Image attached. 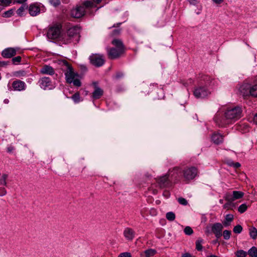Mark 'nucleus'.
<instances>
[{
    "instance_id": "obj_1",
    "label": "nucleus",
    "mask_w": 257,
    "mask_h": 257,
    "mask_svg": "<svg viewBox=\"0 0 257 257\" xmlns=\"http://www.w3.org/2000/svg\"><path fill=\"white\" fill-rule=\"evenodd\" d=\"M98 10L91 1H86L77 6L71 11V16L75 18H80L85 14L94 15Z\"/></svg>"
},
{
    "instance_id": "obj_2",
    "label": "nucleus",
    "mask_w": 257,
    "mask_h": 257,
    "mask_svg": "<svg viewBox=\"0 0 257 257\" xmlns=\"http://www.w3.org/2000/svg\"><path fill=\"white\" fill-rule=\"evenodd\" d=\"M181 173L179 167L174 168L170 171L169 174H166L156 179L158 185L161 188L169 187L171 186V182L176 183L179 180V174Z\"/></svg>"
},
{
    "instance_id": "obj_3",
    "label": "nucleus",
    "mask_w": 257,
    "mask_h": 257,
    "mask_svg": "<svg viewBox=\"0 0 257 257\" xmlns=\"http://www.w3.org/2000/svg\"><path fill=\"white\" fill-rule=\"evenodd\" d=\"M59 64L61 66V69L64 72L66 82L68 83L71 84L73 81V79L78 76L77 73L74 71L71 65L66 60H59Z\"/></svg>"
},
{
    "instance_id": "obj_4",
    "label": "nucleus",
    "mask_w": 257,
    "mask_h": 257,
    "mask_svg": "<svg viewBox=\"0 0 257 257\" xmlns=\"http://www.w3.org/2000/svg\"><path fill=\"white\" fill-rule=\"evenodd\" d=\"M242 109L239 106L228 107L224 112V116L231 122L236 121L242 116Z\"/></svg>"
},
{
    "instance_id": "obj_5",
    "label": "nucleus",
    "mask_w": 257,
    "mask_h": 257,
    "mask_svg": "<svg viewBox=\"0 0 257 257\" xmlns=\"http://www.w3.org/2000/svg\"><path fill=\"white\" fill-rule=\"evenodd\" d=\"M62 25L55 24L50 26L47 31V36L49 39L59 40L61 36Z\"/></svg>"
},
{
    "instance_id": "obj_6",
    "label": "nucleus",
    "mask_w": 257,
    "mask_h": 257,
    "mask_svg": "<svg viewBox=\"0 0 257 257\" xmlns=\"http://www.w3.org/2000/svg\"><path fill=\"white\" fill-rule=\"evenodd\" d=\"M208 84H209V82H206L204 86L201 85L195 88L193 93L196 98H203L210 94V91L206 87Z\"/></svg>"
},
{
    "instance_id": "obj_7",
    "label": "nucleus",
    "mask_w": 257,
    "mask_h": 257,
    "mask_svg": "<svg viewBox=\"0 0 257 257\" xmlns=\"http://www.w3.org/2000/svg\"><path fill=\"white\" fill-rule=\"evenodd\" d=\"M90 63L96 67L102 66L105 62V60L102 55L99 54H93L89 57Z\"/></svg>"
},
{
    "instance_id": "obj_8",
    "label": "nucleus",
    "mask_w": 257,
    "mask_h": 257,
    "mask_svg": "<svg viewBox=\"0 0 257 257\" xmlns=\"http://www.w3.org/2000/svg\"><path fill=\"white\" fill-rule=\"evenodd\" d=\"M184 178L187 180L193 179L198 174V170L196 167H191L183 170Z\"/></svg>"
},
{
    "instance_id": "obj_9",
    "label": "nucleus",
    "mask_w": 257,
    "mask_h": 257,
    "mask_svg": "<svg viewBox=\"0 0 257 257\" xmlns=\"http://www.w3.org/2000/svg\"><path fill=\"white\" fill-rule=\"evenodd\" d=\"M214 120L216 125L220 127H225L227 125L231 123L229 120L227 119L226 117H225L224 114L222 115L220 113H217L214 118Z\"/></svg>"
},
{
    "instance_id": "obj_10",
    "label": "nucleus",
    "mask_w": 257,
    "mask_h": 257,
    "mask_svg": "<svg viewBox=\"0 0 257 257\" xmlns=\"http://www.w3.org/2000/svg\"><path fill=\"white\" fill-rule=\"evenodd\" d=\"M108 58L109 59H116L120 57L124 51L116 48H107Z\"/></svg>"
},
{
    "instance_id": "obj_11",
    "label": "nucleus",
    "mask_w": 257,
    "mask_h": 257,
    "mask_svg": "<svg viewBox=\"0 0 257 257\" xmlns=\"http://www.w3.org/2000/svg\"><path fill=\"white\" fill-rule=\"evenodd\" d=\"M92 85L94 87V91L92 93L91 97L93 99H98L103 95V90L98 86L97 82H93Z\"/></svg>"
},
{
    "instance_id": "obj_12",
    "label": "nucleus",
    "mask_w": 257,
    "mask_h": 257,
    "mask_svg": "<svg viewBox=\"0 0 257 257\" xmlns=\"http://www.w3.org/2000/svg\"><path fill=\"white\" fill-rule=\"evenodd\" d=\"M223 228V225L221 223L217 222L212 224L211 230L214 234L215 237L218 238L222 235V231Z\"/></svg>"
},
{
    "instance_id": "obj_13",
    "label": "nucleus",
    "mask_w": 257,
    "mask_h": 257,
    "mask_svg": "<svg viewBox=\"0 0 257 257\" xmlns=\"http://www.w3.org/2000/svg\"><path fill=\"white\" fill-rule=\"evenodd\" d=\"M68 35H69L70 38L73 40L74 38L79 37V33L80 32V28L77 26L72 27L67 30Z\"/></svg>"
},
{
    "instance_id": "obj_14",
    "label": "nucleus",
    "mask_w": 257,
    "mask_h": 257,
    "mask_svg": "<svg viewBox=\"0 0 257 257\" xmlns=\"http://www.w3.org/2000/svg\"><path fill=\"white\" fill-rule=\"evenodd\" d=\"M28 11L31 16L35 17L40 14V8L37 3H34L28 7Z\"/></svg>"
},
{
    "instance_id": "obj_15",
    "label": "nucleus",
    "mask_w": 257,
    "mask_h": 257,
    "mask_svg": "<svg viewBox=\"0 0 257 257\" xmlns=\"http://www.w3.org/2000/svg\"><path fill=\"white\" fill-rule=\"evenodd\" d=\"M39 83L41 88L45 90L50 88L52 84L51 79L48 77H42L39 80Z\"/></svg>"
},
{
    "instance_id": "obj_16",
    "label": "nucleus",
    "mask_w": 257,
    "mask_h": 257,
    "mask_svg": "<svg viewBox=\"0 0 257 257\" xmlns=\"http://www.w3.org/2000/svg\"><path fill=\"white\" fill-rule=\"evenodd\" d=\"M26 84L24 81L20 80H15L12 83V87L15 91H23L26 89Z\"/></svg>"
},
{
    "instance_id": "obj_17",
    "label": "nucleus",
    "mask_w": 257,
    "mask_h": 257,
    "mask_svg": "<svg viewBox=\"0 0 257 257\" xmlns=\"http://www.w3.org/2000/svg\"><path fill=\"white\" fill-rule=\"evenodd\" d=\"M123 235L127 240H132L135 236V231L130 227H126L124 229Z\"/></svg>"
},
{
    "instance_id": "obj_18",
    "label": "nucleus",
    "mask_w": 257,
    "mask_h": 257,
    "mask_svg": "<svg viewBox=\"0 0 257 257\" xmlns=\"http://www.w3.org/2000/svg\"><path fill=\"white\" fill-rule=\"evenodd\" d=\"M2 55L4 58H10L16 55V50L13 48H8L2 51Z\"/></svg>"
},
{
    "instance_id": "obj_19",
    "label": "nucleus",
    "mask_w": 257,
    "mask_h": 257,
    "mask_svg": "<svg viewBox=\"0 0 257 257\" xmlns=\"http://www.w3.org/2000/svg\"><path fill=\"white\" fill-rule=\"evenodd\" d=\"M224 136L218 133H214L211 136V141L215 144L218 145L223 141Z\"/></svg>"
},
{
    "instance_id": "obj_20",
    "label": "nucleus",
    "mask_w": 257,
    "mask_h": 257,
    "mask_svg": "<svg viewBox=\"0 0 257 257\" xmlns=\"http://www.w3.org/2000/svg\"><path fill=\"white\" fill-rule=\"evenodd\" d=\"M40 73L43 74H48L53 75L55 73L53 68L49 65H45L40 69Z\"/></svg>"
},
{
    "instance_id": "obj_21",
    "label": "nucleus",
    "mask_w": 257,
    "mask_h": 257,
    "mask_svg": "<svg viewBox=\"0 0 257 257\" xmlns=\"http://www.w3.org/2000/svg\"><path fill=\"white\" fill-rule=\"evenodd\" d=\"M59 41H61L63 44H67L72 42V39L70 38L69 35H68V31L66 33L61 34V36Z\"/></svg>"
},
{
    "instance_id": "obj_22",
    "label": "nucleus",
    "mask_w": 257,
    "mask_h": 257,
    "mask_svg": "<svg viewBox=\"0 0 257 257\" xmlns=\"http://www.w3.org/2000/svg\"><path fill=\"white\" fill-rule=\"evenodd\" d=\"M234 216L231 214H226L225 216V219L222 222L223 226L227 227L230 225L231 222L233 220Z\"/></svg>"
},
{
    "instance_id": "obj_23",
    "label": "nucleus",
    "mask_w": 257,
    "mask_h": 257,
    "mask_svg": "<svg viewBox=\"0 0 257 257\" xmlns=\"http://www.w3.org/2000/svg\"><path fill=\"white\" fill-rule=\"evenodd\" d=\"M157 253L154 249H149L146 250L144 252L141 253V257H151Z\"/></svg>"
},
{
    "instance_id": "obj_24",
    "label": "nucleus",
    "mask_w": 257,
    "mask_h": 257,
    "mask_svg": "<svg viewBox=\"0 0 257 257\" xmlns=\"http://www.w3.org/2000/svg\"><path fill=\"white\" fill-rule=\"evenodd\" d=\"M112 44L115 46L116 48L121 49L124 51V47L122 41L119 39H115L112 40Z\"/></svg>"
},
{
    "instance_id": "obj_25",
    "label": "nucleus",
    "mask_w": 257,
    "mask_h": 257,
    "mask_svg": "<svg viewBox=\"0 0 257 257\" xmlns=\"http://www.w3.org/2000/svg\"><path fill=\"white\" fill-rule=\"evenodd\" d=\"M249 234L250 237L253 239H255L257 238V229L256 228L252 226L249 228Z\"/></svg>"
},
{
    "instance_id": "obj_26",
    "label": "nucleus",
    "mask_w": 257,
    "mask_h": 257,
    "mask_svg": "<svg viewBox=\"0 0 257 257\" xmlns=\"http://www.w3.org/2000/svg\"><path fill=\"white\" fill-rule=\"evenodd\" d=\"M249 94L252 97H257V84H255L249 87Z\"/></svg>"
},
{
    "instance_id": "obj_27",
    "label": "nucleus",
    "mask_w": 257,
    "mask_h": 257,
    "mask_svg": "<svg viewBox=\"0 0 257 257\" xmlns=\"http://www.w3.org/2000/svg\"><path fill=\"white\" fill-rule=\"evenodd\" d=\"M232 197L234 199V201L237 199L242 198L244 194V193L243 192L239 191H233L232 192Z\"/></svg>"
},
{
    "instance_id": "obj_28",
    "label": "nucleus",
    "mask_w": 257,
    "mask_h": 257,
    "mask_svg": "<svg viewBox=\"0 0 257 257\" xmlns=\"http://www.w3.org/2000/svg\"><path fill=\"white\" fill-rule=\"evenodd\" d=\"M27 9H28V6L26 4H23L17 10V14L21 17L23 15V12Z\"/></svg>"
},
{
    "instance_id": "obj_29",
    "label": "nucleus",
    "mask_w": 257,
    "mask_h": 257,
    "mask_svg": "<svg viewBox=\"0 0 257 257\" xmlns=\"http://www.w3.org/2000/svg\"><path fill=\"white\" fill-rule=\"evenodd\" d=\"M250 257H257V248L255 246L251 247L247 252Z\"/></svg>"
},
{
    "instance_id": "obj_30",
    "label": "nucleus",
    "mask_w": 257,
    "mask_h": 257,
    "mask_svg": "<svg viewBox=\"0 0 257 257\" xmlns=\"http://www.w3.org/2000/svg\"><path fill=\"white\" fill-rule=\"evenodd\" d=\"M203 242V240L202 238H198L195 242L196 244V249L198 251H201L202 250L203 247L202 244Z\"/></svg>"
},
{
    "instance_id": "obj_31",
    "label": "nucleus",
    "mask_w": 257,
    "mask_h": 257,
    "mask_svg": "<svg viewBox=\"0 0 257 257\" xmlns=\"http://www.w3.org/2000/svg\"><path fill=\"white\" fill-rule=\"evenodd\" d=\"M8 178V175L6 174H3L0 178V185H4L7 186V180Z\"/></svg>"
},
{
    "instance_id": "obj_32",
    "label": "nucleus",
    "mask_w": 257,
    "mask_h": 257,
    "mask_svg": "<svg viewBox=\"0 0 257 257\" xmlns=\"http://www.w3.org/2000/svg\"><path fill=\"white\" fill-rule=\"evenodd\" d=\"M248 208V206L245 203L242 204L238 207V211L240 213H243L245 212Z\"/></svg>"
},
{
    "instance_id": "obj_33",
    "label": "nucleus",
    "mask_w": 257,
    "mask_h": 257,
    "mask_svg": "<svg viewBox=\"0 0 257 257\" xmlns=\"http://www.w3.org/2000/svg\"><path fill=\"white\" fill-rule=\"evenodd\" d=\"M231 234V231L228 230H225L222 233V235H223L224 239L225 240H228L230 238Z\"/></svg>"
},
{
    "instance_id": "obj_34",
    "label": "nucleus",
    "mask_w": 257,
    "mask_h": 257,
    "mask_svg": "<svg viewBox=\"0 0 257 257\" xmlns=\"http://www.w3.org/2000/svg\"><path fill=\"white\" fill-rule=\"evenodd\" d=\"M166 217L169 221H172L175 219V214L173 212H169L166 213Z\"/></svg>"
},
{
    "instance_id": "obj_35",
    "label": "nucleus",
    "mask_w": 257,
    "mask_h": 257,
    "mask_svg": "<svg viewBox=\"0 0 257 257\" xmlns=\"http://www.w3.org/2000/svg\"><path fill=\"white\" fill-rule=\"evenodd\" d=\"M247 254V252L242 249L238 250L235 252V255L236 257H246Z\"/></svg>"
},
{
    "instance_id": "obj_36",
    "label": "nucleus",
    "mask_w": 257,
    "mask_h": 257,
    "mask_svg": "<svg viewBox=\"0 0 257 257\" xmlns=\"http://www.w3.org/2000/svg\"><path fill=\"white\" fill-rule=\"evenodd\" d=\"M71 98L73 99L75 103H77L79 102L80 101V96L79 93L76 92L75 94H74L72 96Z\"/></svg>"
},
{
    "instance_id": "obj_37",
    "label": "nucleus",
    "mask_w": 257,
    "mask_h": 257,
    "mask_svg": "<svg viewBox=\"0 0 257 257\" xmlns=\"http://www.w3.org/2000/svg\"><path fill=\"white\" fill-rule=\"evenodd\" d=\"M232 193L231 194L230 193H227L225 194L224 198L226 201L233 202V201H234V199L232 197Z\"/></svg>"
},
{
    "instance_id": "obj_38",
    "label": "nucleus",
    "mask_w": 257,
    "mask_h": 257,
    "mask_svg": "<svg viewBox=\"0 0 257 257\" xmlns=\"http://www.w3.org/2000/svg\"><path fill=\"white\" fill-rule=\"evenodd\" d=\"M14 14V10L13 9H11L9 11H7L4 12L3 14V17L4 18H10Z\"/></svg>"
},
{
    "instance_id": "obj_39",
    "label": "nucleus",
    "mask_w": 257,
    "mask_h": 257,
    "mask_svg": "<svg viewBox=\"0 0 257 257\" xmlns=\"http://www.w3.org/2000/svg\"><path fill=\"white\" fill-rule=\"evenodd\" d=\"M223 207L224 209H232V208L234 207V204L232 202L227 201Z\"/></svg>"
},
{
    "instance_id": "obj_40",
    "label": "nucleus",
    "mask_w": 257,
    "mask_h": 257,
    "mask_svg": "<svg viewBox=\"0 0 257 257\" xmlns=\"http://www.w3.org/2000/svg\"><path fill=\"white\" fill-rule=\"evenodd\" d=\"M242 231V227L240 225H237L235 226L233 229V231L235 233H240Z\"/></svg>"
},
{
    "instance_id": "obj_41",
    "label": "nucleus",
    "mask_w": 257,
    "mask_h": 257,
    "mask_svg": "<svg viewBox=\"0 0 257 257\" xmlns=\"http://www.w3.org/2000/svg\"><path fill=\"white\" fill-rule=\"evenodd\" d=\"M15 75L18 77H22L26 76L27 73L24 70H20L16 72Z\"/></svg>"
},
{
    "instance_id": "obj_42",
    "label": "nucleus",
    "mask_w": 257,
    "mask_h": 257,
    "mask_svg": "<svg viewBox=\"0 0 257 257\" xmlns=\"http://www.w3.org/2000/svg\"><path fill=\"white\" fill-rule=\"evenodd\" d=\"M185 233L186 235H190L193 233V230L190 226H186L184 230Z\"/></svg>"
},
{
    "instance_id": "obj_43",
    "label": "nucleus",
    "mask_w": 257,
    "mask_h": 257,
    "mask_svg": "<svg viewBox=\"0 0 257 257\" xmlns=\"http://www.w3.org/2000/svg\"><path fill=\"white\" fill-rule=\"evenodd\" d=\"M12 3V0H0L1 6L7 7L9 6Z\"/></svg>"
},
{
    "instance_id": "obj_44",
    "label": "nucleus",
    "mask_w": 257,
    "mask_h": 257,
    "mask_svg": "<svg viewBox=\"0 0 257 257\" xmlns=\"http://www.w3.org/2000/svg\"><path fill=\"white\" fill-rule=\"evenodd\" d=\"M22 58L20 56H18L17 57H15L13 58L12 60V62L14 64H17L18 63H20L21 61Z\"/></svg>"
},
{
    "instance_id": "obj_45",
    "label": "nucleus",
    "mask_w": 257,
    "mask_h": 257,
    "mask_svg": "<svg viewBox=\"0 0 257 257\" xmlns=\"http://www.w3.org/2000/svg\"><path fill=\"white\" fill-rule=\"evenodd\" d=\"M73 85L75 86L79 87L81 85V82H80V80L78 79H73L72 82Z\"/></svg>"
},
{
    "instance_id": "obj_46",
    "label": "nucleus",
    "mask_w": 257,
    "mask_h": 257,
    "mask_svg": "<svg viewBox=\"0 0 257 257\" xmlns=\"http://www.w3.org/2000/svg\"><path fill=\"white\" fill-rule=\"evenodd\" d=\"M178 201L180 204L183 205H186L188 203L187 201L184 198H179Z\"/></svg>"
},
{
    "instance_id": "obj_47",
    "label": "nucleus",
    "mask_w": 257,
    "mask_h": 257,
    "mask_svg": "<svg viewBox=\"0 0 257 257\" xmlns=\"http://www.w3.org/2000/svg\"><path fill=\"white\" fill-rule=\"evenodd\" d=\"M50 3L52 5L55 7L59 6L61 4L60 0H51Z\"/></svg>"
},
{
    "instance_id": "obj_48",
    "label": "nucleus",
    "mask_w": 257,
    "mask_h": 257,
    "mask_svg": "<svg viewBox=\"0 0 257 257\" xmlns=\"http://www.w3.org/2000/svg\"><path fill=\"white\" fill-rule=\"evenodd\" d=\"M7 190L5 188L1 187H0V196H4L7 194Z\"/></svg>"
},
{
    "instance_id": "obj_49",
    "label": "nucleus",
    "mask_w": 257,
    "mask_h": 257,
    "mask_svg": "<svg viewBox=\"0 0 257 257\" xmlns=\"http://www.w3.org/2000/svg\"><path fill=\"white\" fill-rule=\"evenodd\" d=\"M118 257H132L131 254L128 252L121 253Z\"/></svg>"
},
{
    "instance_id": "obj_50",
    "label": "nucleus",
    "mask_w": 257,
    "mask_h": 257,
    "mask_svg": "<svg viewBox=\"0 0 257 257\" xmlns=\"http://www.w3.org/2000/svg\"><path fill=\"white\" fill-rule=\"evenodd\" d=\"M230 166H233L235 168H238L240 167V164L238 162H231L229 164Z\"/></svg>"
},
{
    "instance_id": "obj_51",
    "label": "nucleus",
    "mask_w": 257,
    "mask_h": 257,
    "mask_svg": "<svg viewBox=\"0 0 257 257\" xmlns=\"http://www.w3.org/2000/svg\"><path fill=\"white\" fill-rule=\"evenodd\" d=\"M170 195V192L168 191L165 190L163 192V196L166 198L169 197Z\"/></svg>"
},
{
    "instance_id": "obj_52",
    "label": "nucleus",
    "mask_w": 257,
    "mask_h": 257,
    "mask_svg": "<svg viewBox=\"0 0 257 257\" xmlns=\"http://www.w3.org/2000/svg\"><path fill=\"white\" fill-rule=\"evenodd\" d=\"M123 76V74L121 72H118L116 74L115 77L116 79H119Z\"/></svg>"
},
{
    "instance_id": "obj_53",
    "label": "nucleus",
    "mask_w": 257,
    "mask_h": 257,
    "mask_svg": "<svg viewBox=\"0 0 257 257\" xmlns=\"http://www.w3.org/2000/svg\"><path fill=\"white\" fill-rule=\"evenodd\" d=\"M202 79L204 81H208L210 80V77L208 76L204 75L202 76Z\"/></svg>"
},
{
    "instance_id": "obj_54",
    "label": "nucleus",
    "mask_w": 257,
    "mask_h": 257,
    "mask_svg": "<svg viewBox=\"0 0 257 257\" xmlns=\"http://www.w3.org/2000/svg\"><path fill=\"white\" fill-rule=\"evenodd\" d=\"M216 4L219 5L223 2V0H212Z\"/></svg>"
},
{
    "instance_id": "obj_55",
    "label": "nucleus",
    "mask_w": 257,
    "mask_h": 257,
    "mask_svg": "<svg viewBox=\"0 0 257 257\" xmlns=\"http://www.w3.org/2000/svg\"><path fill=\"white\" fill-rule=\"evenodd\" d=\"M182 257H192V256L189 253H185L182 254Z\"/></svg>"
},
{
    "instance_id": "obj_56",
    "label": "nucleus",
    "mask_w": 257,
    "mask_h": 257,
    "mask_svg": "<svg viewBox=\"0 0 257 257\" xmlns=\"http://www.w3.org/2000/svg\"><path fill=\"white\" fill-rule=\"evenodd\" d=\"M119 32H120V30L119 29L114 30L113 31V35H117V34H118L119 33Z\"/></svg>"
},
{
    "instance_id": "obj_57",
    "label": "nucleus",
    "mask_w": 257,
    "mask_h": 257,
    "mask_svg": "<svg viewBox=\"0 0 257 257\" xmlns=\"http://www.w3.org/2000/svg\"><path fill=\"white\" fill-rule=\"evenodd\" d=\"M92 2L94 3L95 6H96L97 4H99L101 2V0H93V1ZM96 7L97 6H96Z\"/></svg>"
},
{
    "instance_id": "obj_58",
    "label": "nucleus",
    "mask_w": 257,
    "mask_h": 257,
    "mask_svg": "<svg viewBox=\"0 0 257 257\" xmlns=\"http://www.w3.org/2000/svg\"><path fill=\"white\" fill-rule=\"evenodd\" d=\"M14 150V148L13 147H9L7 149V151L9 153L12 152Z\"/></svg>"
},
{
    "instance_id": "obj_59",
    "label": "nucleus",
    "mask_w": 257,
    "mask_h": 257,
    "mask_svg": "<svg viewBox=\"0 0 257 257\" xmlns=\"http://www.w3.org/2000/svg\"><path fill=\"white\" fill-rule=\"evenodd\" d=\"M26 2L24 1V0H17L16 1V3H18V4H23L24 3H25Z\"/></svg>"
},
{
    "instance_id": "obj_60",
    "label": "nucleus",
    "mask_w": 257,
    "mask_h": 257,
    "mask_svg": "<svg viewBox=\"0 0 257 257\" xmlns=\"http://www.w3.org/2000/svg\"><path fill=\"white\" fill-rule=\"evenodd\" d=\"M121 24V23H118L115 24H114L112 26V27H118Z\"/></svg>"
},
{
    "instance_id": "obj_61",
    "label": "nucleus",
    "mask_w": 257,
    "mask_h": 257,
    "mask_svg": "<svg viewBox=\"0 0 257 257\" xmlns=\"http://www.w3.org/2000/svg\"><path fill=\"white\" fill-rule=\"evenodd\" d=\"M207 257H219V256H216V255H215L212 254V255H210L207 256Z\"/></svg>"
},
{
    "instance_id": "obj_62",
    "label": "nucleus",
    "mask_w": 257,
    "mask_h": 257,
    "mask_svg": "<svg viewBox=\"0 0 257 257\" xmlns=\"http://www.w3.org/2000/svg\"><path fill=\"white\" fill-rule=\"evenodd\" d=\"M157 191H156V190H154V191H153V193H154V194H156V193H157Z\"/></svg>"
},
{
    "instance_id": "obj_63",
    "label": "nucleus",
    "mask_w": 257,
    "mask_h": 257,
    "mask_svg": "<svg viewBox=\"0 0 257 257\" xmlns=\"http://www.w3.org/2000/svg\"><path fill=\"white\" fill-rule=\"evenodd\" d=\"M219 202H220V203H223V200L220 199L219 200Z\"/></svg>"
},
{
    "instance_id": "obj_64",
    "label": "nucleus",
    "mask_w": 257,
    "mask_h": 257,
    "mask_svg": "<svg viewBox=\"0 0 257 257\" xmlns=\"http://www.w3.org/2000/svg\"><path fill=\"white\" fill-rule=\"evenodd\" d=\"M255 118L257 119V114L255 115Z\"/></svg>"
}]
</instances>
